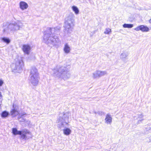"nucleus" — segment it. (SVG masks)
I'll return each instance as SVG.
<instances>
[{
    "mask_svg": "<svg viewBox=\"0 0 151 151\" xmlns=\"http://www.w3.org/2000/svg\"><path fill=\"white\" fill-rule=\"evenodd\" d=\"M74 16L72 14H70L65 19L64 27L65 32L67 33H71L74 25Z\"/></svg>",
    "mask_w": 151,
    "mask_h": 151,
    "instance_id": "3",
    "label": "nucleus"
},
{
    "mask_svg": "<svg viewBox=\"0 0 151 151\" xmlns=\"http://www.w3.org/2000/svg\"><path fill=\"white\" fill-rule=\"evenodd\" d=\"M22 25V24L20 21L14 22L9 24L7 27L4 28L3 32L7 34L13 33L14 32L19 29Z\"/></svg>",
    "mask_w": 151,
    "mask_h": 151,
    "instance_id": "4",
    "label": "nucleus"
},
{
    "mask_svg": "<svg viewBox=\"0 0 151 151\" xmlns=\"http://www.w3.org/2000/svg\"><path fill=\"white\" fill-rule=\"evenodd\" d=\"M20 121L22 122H24L25 123H26L28 125L30 123V121H29L28 120H26V119L24 118H22V120H21Z\"/></svg>",
    "mask_w": 151,
    "mask_h": 151,
    "instance_id": "25",
    "label": "nucleus"
},
{
    "mask_svg": "<svg viewBox=\"0 0 151 151\" xmlns=\"http://www.w3.org/2000/svg\"><path fill=\"white\" fill-rule=\"evenodd\" d=\"M107 74V73L106 71L97 70L93 73V77L94 78H99Z\"/></svg>",
    "mask_w": 151,
    "mask_h": 151,
    "instance_id": "8",
    "label": "nucleus"
},
{
    "mask_svg": "<svg viewBox=\"0 0 151 151\" xmlns=\"http://www.w3.org/2000/svg\"><path fill=\"white\" fill-rule=\"evenodd\" d=\"M31 49L30 46L28 45H24L22 46V50L23 52L27 55L29 54Z\"/></svg>",
    "mask_w": 151,
    "mask_h": 151,
    "instance_id": "10",
    "label": "nucleus"
},
{
    "mask_svg": "<svg viewBox=\"0 0 151 151\" xmlns=\"http://www.w3.org/2000/svg\"><path fill=\"white\" fill-rule=\"evenodd\" d=\"M111 32V29L108 28L106 29L104 33L106 34H109Z\"/></svg>",
    "mask_w": 151,
    "mask_h": 151,
    "instance_id": "24",
    "label": "nucleus"
},
{
    "mask_svg": "<svg viewBox=\"0 0 151 151\" xmlns=\"http://www.w3.org/2000/svg\"><path fill=\"white\" fill-rule=\"evenodd\" d=\"M149 22L150 23H151V19L149 20Z\"/></svg>",
    "mask_w": 151,
    "mask_h": 151,
    "instance_id": "31",
    "label": "nucleus"
},
{
    "mask_svg": "<svg viewBox=\"0 0 151 151\" xmlns=\"http://www.w3.org/2000/svg\"><path fill=\"white\" fill-rule=\"evenodd\" d=\"M70 47L68 44L67 43H65L63 48V50L65 53L66 54H68L70 52Z\"/></svg>",
    "mask_w": 151,
    "mask_h": 151,
    "instance_id": "14",
    "label": "nucleus"
},
{
    "mask_svg": "<svg viewBox=\"0 0 151 151\" xmlns=\"http://www.w3.org/2000/svg\"><path fill=\"white\" fill-rule=\"evenodd\" d=\"M106 122L107 124H111L112 122V118L109 114H107L105 119Z\"/></svg>",
    "mask_w": 151,
    "mask_h": 151,
    "instance_id": "13",
    "label": "nucleus"
},
{
    "mask_svg": "<svg viewBox=\"0 0 151 151\" xmlns=\"http://www.w3.org/2000/svg\"><path fill=\"white\" fill-rule=\"evenodd\" d=\"M94 113L95 114H96L97 113V112H96V111L94 112Z\"/></svg>",
    "mask_w": 151,
    "mask_h": 151,
    "instance_id": "32",
    "label": "nucleus"
},
{
    "mask_svg": "<svg viewBox=\"0 0 151 151\" xmlns=\"http://www.w3.org/2000/svg\"><path fill=\"white\" fill-rule=\"evenodd\" d=\"M15 61L16 62L15 64V67L12 68V70L14 72L20 73L22 70V68L24 67V63L21 59H16Z\"/></svg>",
    "mask_w": 151,
    "mask_h": 151,
    "instance_id": "6",
    "label": "nucleus"
},
{
    "mask_svg": "<svg viewBox=\"0 0 151 151\" xmlns=\"http://www.w3.org/2000/svg\"><path fill=\"white\" fill-rule=\"evenodd\" d=\"M128 55L127 52H123L121 54L120 57L123 60H124Z\"/></svg>",
    "mask_w": 151,
    "mask_h": 151,
    "instance_id": "21",
    "label": "nucleus"
},
{
    "mask_svg": "<svg viewBox=\"0 0 151 151\" xmlns=\"http://www.w3.org/2000/svg\"><path fill=\"white\" fill-rule=\"evenodd\" d=\"M11 115L13 116H15L19 114V112L15 109L14 108L11 111Z\"/></svg>",
    "mask_w": 151,
    "mask_h": 151,
    "instance_id": "20",
    "label": "nucleus"
},
{
    "mask_svg": "<svg viewBox=\"0 0 151 151\" xmlns=\"http://www.w3.org/2000/svg\"><path fill=\"white\" fill-rule=\"evenodd\" d=\"M133 27V25L132 24H124L123 25V27L124 28H131Z\"/></svg>",
    "mask_w": 151,
    "mask_h": 151,
    "instance_id": "23",
    "label": "nucleus"
},
{
    "mask_svg": "<svg viewBox=\"0 0 151 151\" xmlns=\"http://www.w3.org/2000/svg\"><path fill=\"white\" fill-rule=\"evenodd\" d=\"M72 9L76 14H79V11L78 8L76 6H73L72 7Z\"/></svg>",
    "mask_w": 151,
    "mask_h": 151,
    "instance_id": "19",
    "label": "nucleus"
},
{
    "mask_svg": "<svg viewBox=\"0 0 151 151\" xmlns=\"http://www.w3.org/2000/svg\"><path fill=\"white\" fill-rule=\"evenodd\" d=\"M20 136V138L21 139L27 140L29 139V137L28 135H31V132L27 129H24L20 130V133L19 134Z\"/></svg>",
    "mask_w": 151,
    "mask_h": 151,
    "instance_id": "7",
    "label": "nucleus"
},
{
    "mask_svg": "<svg viewBox=\"0 0 151 151\" xmlns=\"http://www.w3.org/2000/svg\"><path fill=\"white\" fill-rule=\"evenodd\" d=\"M12 133L14 135H19L20 133V130L18 131L16 128H13L12 129Z\"/></svg>",
    "mask_w": 151,
    "mask_h": 151,
    "instance_id": "16",
    "label": "nucleus"
},
{
    "mask_svg": "<svg viewBox=\"0 0 151 151\" xmlns=\"http://www.w3.org/2000/svg\"><path fill=\"white\" fill-rule=\"evenodd\" d=\"M97 114L100 115H104L105 114V113L102 111H98Z\"/></svg>",
    "mask_w": 151,
    "mask_h": 151,
    "instance_id": "27",
    "label": "nucleus"
},
{
    "mask_svg": "<svg viewBox=\"0 0 151 151\" xmlns=\"http://www.w3.org/2000/svg\"><path fill=\"white\" fill-rule=\"evenodd\" d=\"M26 113H23L21 114V117H23V116H24V115H26Z\"/></svg>",
    "mask_w": 151,
    "mask_h": 151,
    "instance_id": "29",
    "label": "nucleus"
},
{
    "mask_svg": "<svg viewBox=\"0 0 151 151\" xmlns=\"http://www.w3.org/2000/svg\"><path fill=\"white\" fill-rule=\"evenodd\" d=\"M9 113L8 112L5 111L2 112L1 115L3 118H5L9 116Z\"/></svg>",
    "mask_w": 151,
    "mask_h": 151,
    "instance_id": "22",
    "label": "nucleus"
},
{
    "mask_svg": "<svg viewBox=\"0 0 151 151\" xmlns=\"http://www.w3.org/2000/svg\"><path fill=\"white\" fill-rule=\"evenodd\" d=\"M137 119L138 120V122L139 123L140 122L143 120V115L142 114L139 113L137 114Z\"/></svg>",
    "mask_w": 151,
    "mask_h": 151,
    "instance_id": "15",
    "label": "nucleus"
},
{
    "mask_svg": "<svg viewBox=\"0 0 151 151\" xmlns=\"http://www.w3.org/2000/svg\"><path fill=\"white\" fill-rule=\"evenodd\" d=\"M2 97V96L1 94V92H0V99H1V98Z\"/></svg>",
    "mask_w": 151,
    "mask_h": 151,
    "instance_id": "30",
    "label": "nucleus"
},
{
    "mask_svg": "<svg viewBox=\"0 0 151 151\" xmlns=\"http://www.w3.org/2000/svg\"><path fill=\"white\" fill-rule=\"evenodd\" d=\"M19 6L20 9L22 10L27 9L28 7V4L26 2L23 1L20 2Z\"/></svg>",
    "mask_w": 151,
    "mask_h": 151,
    "instance_id": "12",
    "label": "nucleus"
},
{
    "mask_svg": "<svg viewBox=\"0 0 151 151\" xmlns=\"http://www.w3.org/2000/svg\"><path fill=\"white\" fill-rule=\"evenodd\" d=\"M146 130L147 131H148V130H151V125H150L149 126H148V125H147V126H146Z\"/></svg>",
    "mask_w": 151,
    "mask_h": 151,
    "instance_id": "26",
    "label": "nucleus"
},
{
    "mask_svg": "<svg viewBox=\"0 0 151 151\" xmlns=\"http://www.w3.org/2000/svg\"><path fill=\"white\" fill-rule=\"evenodd\" d=\"M1 40L4 42L6 43L7 44H9L10 42V39L7 37H1Z\"/></svg>",
    "mask_w": 151,
    "mask_h": 151,
    "instance_id": "17",
    "label": "nucleus"
},
{
    "mask_svg": "<svg viewBox=\"0 0 151 151\" xmlns=\"http://www.w3.org/2000/svg\"><path fill=\"white\" fill-rule=\"evenodd\" d=\"M60 28L59 27L47 28L44 32L43 42L50 47L58 45L60 41L58 37L54 35L59 33Z\"/></svg>",
    "mask_w": 151,
    "mask_h": 151,
    "instance_id": "1",
    "label": "nucleus"
},
{
    "mask_svg": "<svg viewBox=\"0 0 151 151\" xmlns=\"http://www.w3.org/2000/svg\"><path fill=\"white\" fill-rule=\"evenodd\" d=\"M29 82L34 86H37L39 82V78L37 69L35 67L32 68L29 76Z\"/></svg>",
    "mask_w": 151,
    "mask_h": 151,
    "instance_id": "5",
    "label": "nucleus"
},
{
    "mask_svg": "<svg viewBox=\"0 0 151 151\" xmlns=\"http://www.w3.org/2000/svg\"><path fill=\"white\" fill-rule=\"evenodd\" d=\"M4 81L0 79V87L4 83Z\"/></svg>",
    "mask_w": 151,
    "mask_h": 151,
    "instance_id": "28",
    "label": "nucleus"
},
{
    "mask_svg": "<svg viewBox=\"0 0 151 151\" xmlns=\"http://www.w3.org/2000/svg\"><path fill=\"white\" fill-rule=\"evenodd\" d=\"M71 132V130L68 128H66L63 129L64 134L65 135H69Z\"/></svg>",
    "mask_w": 151,
    "mask_h": 151,
    "instance_id": "18",
    "label": "nucleus"
},
{
    "mask_svg": "<svg viewBox=\"0 0 151 151\" xmlns=\"http://www.w3.org/2000/svg\"><path fill=\"white\" fill-rule=\"evenodd\" d=\"M134 29L136 31H141L142 32H148L149 30V28L146 26L140 25L137 26Z\"/></svg>",
    "mask_w": 151,
    "mask_h": 151,
    "instance_id": "9",
    "label": "nucleus"
},
{
    "mask_svg": "<svg viewBox=\"0 0 151 151\" xmlns=\"http://www.w3.org/2000/svg\"><path fill=\"white\" fill-rule=\"evenodd\" d=\"M53 76L58 78H61L64 80L69 78L70 74L67 68L65 66L57 67L53 70Z\"/></svg>",
    "mask_w": 151,
    "mask_h": 151,
    "instance_id": "2",
    "label": "nucleus"
},
{
    "mask_svg": "<svg viewBox=\"0 0 151 151\" xmlns=\"http://www.w3.org/2000/svg\"><path fill=\"white\" fill-rule=\"evenodd\" d=\"M68 117L67 116L65 117V115H63V117H60L59 119L58 120V122H60L61 126L64 125L63 123H67L66 120L68 119Z\"/></svg>",
    "mask_w": 151,
    "mask_h": 151,
    "instance_id": "11",
    "label": "nucleus"
}]
</instances>
